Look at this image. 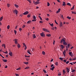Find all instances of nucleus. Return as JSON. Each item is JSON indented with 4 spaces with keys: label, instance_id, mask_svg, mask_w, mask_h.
<instances>
[{
    "label": "nucleus",
    "instance_id": "10",
    "mask_svg": "<svg viewBox=\"0 0 76 76\" xmlns=\"http://www.w3.org/2000/svg\"><path fill=\"white\" fill-rule=\"evenodd\" d=\"M12 54H13V53H12V52L10 51L9 53V55L10 56H12Z\"/></svg>",
    "mask_w": 76,
    "mask_h": 76
},
{
    "label": "nucleus",
    "instance_id": "6",
    "mask_svg": "<svg viewBox=\"0 0 76 76\" xmlns=\"http://www.w3.org/2000/svg\"><path fill=\"white\" fill-rule=\"evenodd\" d=\"M29 13V12L28 11H26L25 12L23 13V15H28Z\"/></svg>",
    "mask_w": 76,
    "mask_h": 76
},
{
    "label": "nucleus",
    "instance_id": "13",
    "mask_svg": "<svg viewBox=\"0 0 76 76\" xmlns=\"http://www.w3.org/2000/svg\"><path fill=\"white\" fill-rule=\"evenodd\" d=\"M63 44L64 45H67V42H66V41L63 42Z\"/></svg>",
    "mask_w": 76,
    "mask_h": 76
},
{
    "label": "nucleus",
    "instance_id": "37",
    "mask_svg": "<svg viewBox=\"0 0 76 76\" xmlns=\"http://www.w3.org/2000/svg\"><path fill=\"white\" fill-rule=\"evenodd\" d=\"M14 32L15 35H16V34L17 33V31H16L14 30Z\"/></svg>",
    "mask_w": 76,
    "mask_h": 76
},
{
    "label": "nucleus",
    "instance_id": "55",
    "mask_svg": "<svg viewBox=\"0 0 76 76\" xmlns=\"http://www.w3.org/2000/svg\"><path fill=\"white\" fill-rule=\"evenodd\" d=\"M61 74L60 72H59V74H58V76H61Z\"/></svg>",
    "mask_w": 76,
    "mask_h": 76
},
{
    "label": "nucleus",
    "instance_id": "25",
    "mask_svg": "<svg viewBox=\"0 0 76 76\" xmlns=\"http://www.w3.org/2000/svg\"><path fill=\"white\" fill-rule=\"evenodd\" d=\"M74 8H75V5H73L71 9V10H74Z\"/></svg>",
    "mask_w": 76,
    "mask_h": 76
},
{
    "label": "nucleus",
    "instance_id": "64",
    "mask_svg": "<svg viewBox=\"0 0 76 76\" xmlns=\"http://www.w3.org/2000/svg\"><path fill=\"white\" fill-rule=\"evenodd\" d=\"M16 76H19V74H16Z\"/></svg>",
    "mask_w": 76,
    "mask_h": 76
},
{
    "label": "nucleus",
    "instance_id": "56",
    "mask_svg": "<svg viewBox=\"0 0 76 76\" xmlns=\"http://www.w3.org/2000/svg\"><path fill=\"white\" fill-rule=\"evenodd\" d=\"M25 24H24L23 26V27L22 28H25Z\"/></svg>",
    "mask_w": 76,
    "mask_h": 76
},
{
    "label": "nucleus",
    "instance_id": "19",
    "mask_svg": "<svg viewBox=\"0 0 76 76\" xmlns=\"http://www.w3.org/2000/svg\"><path fill=\"white\" fill-rule=\"evenodd\" d=\"M17 47L19 48L20 47V45L18 43V44Z\"/></svg>",
    "mask_w": 76,
    "mask_h": 76
},
{
    "label": "nucleus",
    "instance_id": "47",
    "mask_svg": "<svg viewBox=\"0 0 76 76\" xmlns=\"http://www.w3.org/2000/svg\"><path fill=\"white\" fill-rule=\"evenodd\" d=\"M47 3H48L47 6H50V3H49L48 2Z\"/></svg>",
    "mask_w": 76,
    "mask_h": 76
},
{
    "label": "nucleus",
    "instance_id": "5",
    "mask_svg": "<svg viewBox=\"0 0 76 76\" xmlns=\"http://www.w3.org/2000/svg\"><path fill=\"white\" fill-rule=\"evenodd\" d=\"M39 3H40V2H39V1H37L34 3V4L35 5H37V4H39Z\"/></svg>",
    "mask_w": 76,
    "mask_h": 76
},
{
    "label": "nucleus",
    "instance_id": "28",
    "mask_svg": "<svg viewBox=\"0 0 76 76\" xmlns=\"http://www.w3.org/2000/svg\"><path fill=\"white\" fill-rule=\"evenodd\" d=\"M31 17V14H29L27 15V18H30Z\"/></svg>",
    "mask_w": 76,
    "mask_h": 76
},
{
    "label": "nucleus",
    "instance_id": "39",
    "mask_svg": "<svg viewBox=\"0 0 76 76\" xmlns=\"http://www.w3.org/2000/svg\"><path fill=\"white\" fill-rule=\"evenodd\" d=\"M7 28L8 29H9L10 28V26L9 25H8L7 26Z\"/></svg>",
    "mask_w": 76,
    "mask_h": 76
},
{
    "label": "nucleus",
    "instance_id": "33",
    "mask_svg": "<svg viewBox=\"0 0 76 76\" xmlns=\"http://www.w3.org/2000/svg\"><path fill=\"white\" fill-rule=\"evenodd\" d=\"M43 72H44V73H47V71L45 70V69H43Z\"/></svg>",
    "mask_w": 76,
    "mask_h": 76
},
{
    "label": "nucleus",
    "instance_id": "18",
    "mask_svg": "<svg viewBox=\"0 0 76 76\" xmlns=\"http://www.w3.org/2000/svg\"><path fill=\"white\" fill-rule=\"evenodd\" d=\"M33 39H35V38H36V36H35V34H33Z\"/></svg>",
    "mask_w": 76,
    "mask_h": 76
},
{
    "label": "nucleus",
    "instance_id": "2",
    "mask_svg": "<svg viewBox=\"0 0 76 76\" xmlns=\"http://www.w3.org/2000/svg\"><path fill=\"white\" fill-rule=\"evenodd\" d=\"M43 31H45V32H50V31L48 29H46V28H42Z\"/></svg>",
    "mask_w": 76,
    "mask_h": 76
},
{
    "label": "nucleus",
    "instance_id": "46",
    "mask_svg": "<svg viewBox=\"0 0 76 76\" xmlns=\"http://www.w3.org/2000/svg\"><path fill=\"white\" fill-rule=\"evenodd\" d=\"M5 46H6V45L5 44H3L2 45V47H5Z\"/></svg>",
    "mask_w": 76,
    "mask_h": 76
},
{
    "label": "nucleus",
    "instance_id": "41",
    "mask_svg": "<svg viewBox=\"0 0 76 76\" xmlns=\"http://www.w3.org/2000/svg\"><path fill=\"white\" fill-rule=\"evenodd\" d=\"M59 59H60V60H61V61H63V58L61 57H60L59 58Z\"/></svg>",
    "mask_w": 76,
    "mask_h": 76
},
{
    "label": "nucleus",
    "instance_id": "62",
    "mask_svg": "<svg viewBox=\"0 0 76 76\" xmlns=\"http://www.w3.org/2000/svg\"><path fill=\"white\" fill-rule=\"evenodd\" d=\"M69 63V61H67L66 62V64H68Z\"/></svg>",
    "mask_w": 76,
    "mask_h": 76
},
{
    "label": "nucleus",
    "instance_id": "40",
    "mask_svg": "<svg viewBox=\"0 0 76 76\" xmlns=\"http://www.w3.org/2000/svg\"><path fill=\"white\" fill-rule=\"evenodd\" d=\"M25 57H27V58H29L30 57V56H27L26 55H25Z\"/></svg>",
    "mask_w": 76,
    "mask_h": 76
},
{
    "label": "nucleus",
    "instance_id": "49",
    "mask_svg": "<svg viewBox=\"0 0 76 76\" xmlns=\"http://www.w3.org/2000/svg\"><path fill=\"white\" fill-rule=\"evenodd\" d=\"M50 26L52 27H53V26H54V25L53 24V23H52V24H50Z\"/></svg>",
    "mask_w": 76,
    "mask_h": 76
},
{
    "label": "nucleus",
    "instance_id": "9",
    "mask_svg": "<svg viewBox=\"0 0 76 76\" xmlns=\"http://www.w3.org/2000/svg\"><path fill=\"white\" fill-rule=\"evenodd\" d=\"M55 68V66H53L52 68H50V70H51L53 71L54 70V69Z\"/></svg>",
    "mask_w": 76,
    "mask_h": 76
},
{
    "label": "nucleus",
    "instance_id": "22",
    "mask_svg": "<svg viewBox=\"0 0 76 76\" xmlns=\"http://www.w3.org/2000/svg\"><path fill=\"white\" fill-rule=\"evenodd\" d=\"M72 52H69V56H72Z\"/></svg>",
    "mask_w": 76,
    "mask_h": 76
},
{
    "label": "nucleus",
    "instance_id": "12",
    "mask_svg": "<svg viewBox=\"0 0 76 76\" xmlns=\"http://www.w3.org/2000/svg\"><path fill=\"white\" fill-rule=\"evenodd\" d=\"M63 54L64 56H66V50H64V51L63 52Z\"/></svg>",
    "mask_w": 76,
    "mask_h": 76
},
{
    "label": "nucleus",
    "instance_id": "24",
    "mask_svg": "<svg viewBox=\"0 0 76 76\" xmlns=\"http://www.w3.org/2000/svg\"><path fill=\"white\" fill-rule=\"evenodd\" d=\"M23 63H24V64H29V62H24Z\"/></svg>",
    "mask_w": 76,
    "mask_h": 76
},
{
    "label": "nucleus",
    "instance_id": "31",
    "mask_svg": "<svg viewBox=\"0 0 76 76\" xmlns=\"http://www.w3.org/2000/svg\"><path fill=\"white\" fill-rule=\"evenodd\" d=\"M3 17L2 16V17H1L0 18V21H1V20H3Z\"/></svg>",
    "mask_w": 76,
    "mask_h": 76
},
{
    "label": "nucleus",
    "instance_id": "45",
    "mask_svg": "<svg viewBox=\"0 0 76 76\" xmlns=\"http://www.w3.org/2000/svg\"><path fill=\"white\" fill-rule=\"evenodd\" d=\"M29 69V67H26L25 68V69Z\"/></svg>",
    "mask_w": 76,
    "mask_h": 76
},
{
    "label": "nucleus",
    "instance_id": "52",
    "mask_svg": "<svg viewBox=\"0 0 76 76\" xmlns=\"http://www.w3.org/2000/svg\"><path fill=\"white\" fill-rule=\"evenodd\" d=\"M7 5L8 6V7H10V4H7Z\"/></svg>",
    "mask_w": 76,
    "mask_h": 76
},
{
    "label": "nucleus",
    "instance_id": "63",
    "mask_svg": "<svg viewBox=\"0 0 76 76\" xmlns=\"http://www.w3.org/2000/svg\"><path fill=\"white\" fill-rule=\"evenodd\" d=\"M4 53H5V54H8V53H7V51H6L5 52H4Z\"/></svg>",
    "mask_w": 76,
    "mask_h": 76
},
{
    "label": "nucleus",
    "instance_id": "21",
    "mask_svg": "<svg viewBox=\"0 0 76 76\" xmlns=\"http://www.w3.org/2000/svg\"><path fill=\"white\" fill-rule=\"evenodd\" d=\"M63 75H65V70L64 69L63 70Z\"/></svg>",
    "mask_w": 76,
    "mask_h": 76
},
{
    "label": "nucleus",
    "instance_id": "14",
    "mask_svg": "<svg viewBox=\"0 0 76 76\" xmlns=\"http://www.w3.org/2000/svg\"><path fill=\"white\" fill-rule=\"evenodd\" d=\"M66 70H67V72L69 73V71L70 70V69H69L68 68H66Z\"/></svg>",
    "mask_w": 76,
    "mask_h": 76
},
{
    "label": "nucleus",
    "instance_id": "1",
    "mask_svg": "<svg viewBox=\"0 0 76 76\" xmlns=\"http://www.w3.org/2000/svg\"><path fill=\"white\" fill-rule=\"evenodd\" d=\"M13 12L14 13H15L16 15H18V10H13Z\"/></svg>",
    "mask_w": 76,
    "mask_h": 76
},
{
    "label": "nucleus",
    "instance_id": "61",
    "mask_svg": "<svg viewBox=\"0 0 76 76\" xmlns=\"http://www.w3.org/2000/svg\"><path fill=\"white\" fill-rule=\"evenodd\" d=\"M75 69H74L73 70H72L71 72H75Z\"/></svg>",
    "mask_w": 76,
    "mask_h": 76
},
{
    "label": "nucleus",
    "instance_id": "27",
    "mask_svg": "<svg viewBox=\"0 0 76 76\" xmlns=\"http://www.w3.org/2000/svg\"><path fill=\"white\" fill-rule=\"evenodd\" d=\"M66 18H67V19H69V20H70V19H71L72 18H71V17H69V16H67V17H66Z\"/></svg>",
    "mask_w": 76,
    "mask_h": 76
},
{
    "label": "nucleus",
    "instance_id": "26",
    "mask_svg": "<svg viewBox=\"0 0 76 76\" xmlns=\"http://www.w3.org/2000/svg\"><path fill=\"white\" fill-rule=\"evenodd\" d=\"M67 5L68 6H71V4L69 3H68L67 4Z\"/></svg>",
    "mask_w": 76,
    "mask_h": 76
},
{
    "label": "nucleus",
    "instance_id": "29",
    "mask_svg": "<svg viewBox=\"0 0 76 76\" xmlns=\"http://www.w3.org/2000/svg\"><path fill=\"white\" fill-rule=\"evenodd\" d=\"M42 54L43 55H45V52L44 51H43L42 52Z\"/></svg>",
    "mask_w": 76,
    "mask_h": 76
},
{
    "label": "nucleus",
    "instance_id": "48",
    "mask_svg": "<svg viewBox=\"0 0 76 76\" xmlns=\"http://www.w3.org/2000/svg\"><path fill=\"white\" fill-rule=\"evenodd\" d=\"M27 1H28L30 3H31V1L30 0H27Z\"/></svg>",
    "mask_w": 76,
    "mask_h": 76
},
{
    "label": "nucleus",
    "instance_id": "20",
    "mask_svg": "<svg viewBox=\"0 0 76 76\" xmlns=\"http://www.w3.org/2000/svg\"><path fill=\"white\" fill-rule=\"evenodd\" d=\"M14 5H15V7H16L17 8H18V7H19L18 5L15 4Z\"/></svg>",
    "mask_w": 76,
    "mask_h": 76
},
{
    "label": "nucleus",
    "instance_id": "43",
    "mask_svg": "<svg viewBox=\"0 0 76 76\" xmlns=\"http://www.w3.org/2000/svg\"><path fill=\"white\" fill-rule=\"evenodd\" d=\"M24 47H25L24 50H26V48H27V47H26V46H25Z\"/></svg>",
    "mask_w": 76,
    "mask_h": 76
},
{
    "label": "nucleus",
    "instance_id": "17",
    "mask_svg": "<svg viewBox=\"0 0 76 76\" xmlns=\"http://www.w3.org/2000/svg\"><path fill=\"white\" fill-rule=\"evenodd\" d=\"M27 53H28L29 54L31 55V52H30V50H27Z\"/></svg>",
    "mask_w": 76,
    "mask_h": 76
},
{
    "label": "nucleus",
    "instance_id": "51",
    "mask_svg": "<svg viewBox=\"0 0 76 76\" xmlns=\"http://www.w3.org/2000/svg\"><path fill=\"white\" fill-rule=\"evenodd\" d=\"M66 61H67L66 60V59L64 60V61H63V62H64V63H66Z\"/></svg>",
    "mask_w": 76,
    "mask_h": 76
},
{
    "label": "nucleus",
    "instance_id": "38",
    "mask_svg": "<svg viewBox=\"0 0 76 76\" xmlns=\"http://www.w3.org/2000/svg\"><path fill=\"white\" fill-rule=\"evenodd\" d=\"M26 60H27V61H29V60H30V59H29V58H26Z\"/></svg>",
    "mask_w": 76,
    "mask_h": 76
},
{
    "label": "nucleus",
    "instance_id": "53",
    "mask_svg": "<svg viewBox=\"0 0 76 76\" xmlns=\"http://www.w3.org/2000/svg\"><path fill=\"white\" fill-rule=\"evenodd\" d=\"M22 29L21 28H19V31L20 32V31H21L22 30Z\"/></svg>",
    "mask_w": 76,
    "mask_h": 76
},
{
    "label": "nucleus",
    "instance_id": "54",
    "mask_svg": "<svg viewBox=\"0 0 76 76\" xmlns=\"http://www.w3.org/2000/svg\"><path fill=\"white\" fill-rule=\"evenodd\" d=\"M45 20H47V21H48V20H49V19L48 18H47L45 19Z\"/></svg>",
    "mask_w": 76,
    "mask_h": 76
},
{
    "label": "nucleus",
    "instance_id": "3",
    "mask_svg": "<svg viewBox=\"0 0 76 76\" xmlns=\"http://www.w3.org/2000/svg\"><path fill=\"white\" fill-rule=\"evenodd\" d=\"M66 39L65 38H62L61 40V43H63V42H64L65 41Z\"/></svg>",
    "mask_w": 76,
    "mask_h": 76
},
{
    "label": "nucleus",
    "instance_id": "8",
    "mask_svg": "<svg viewBox=\"0 0 76 76\" xmlns=\"http://www.w3.org/2000/svg\"><path fill=\"white\" fill-rule=\"evenodd\" d=\"M62 26H63V23H62V22H61L60 23L59 26L60 27H61Z\"/></svg>",
    "mask_w": 76,
    "mask_h": 76
},
{
    "label": "nucleus",
    "instance_id": "32",
    "mask_svg": "<svg viewBox=\"0 0 76 76\" xmlns=\"http://www.w3.org/2000/svg\"><path fill=\"white\" fill-rule=\"evenodd\" d=\"M33 19H36V17H35V16L33 15Z\"/></svg>",
    "mask_w": 76,
    "mask_h": 76
},
{
    "label": "nucleus",
    "instance_id": "35",
    "mask_svg": "<svg viewBox=\"0 0 76 76\" xmlns=\"http://www.w3.org/2000/svg\"><path fill=\"white\" fill-rule=\"evenodd\" d=\"M61 48H62V49H63V48H64V46H63V45H61Z\"/></svg>",
    "mask_w": 76,
    "mask_h": 76
},
{
    "label": "nucleus",
    "instance_id": "58",
    "mask_svg": "<svg viewBox=\"0 0 76 76\" xmlns=\"http://www.w3.org/2000/svg\"><path fill=\"white\" fill-rule=\"evenodd\" d=\"M39 23H43V21H40Z\"/></svg>",
    "mask_w": 76,
    "mask_h": 76
},
{
    "label": "nucleus",
    "instance_id": "42",
    "mask_svg": "<svg viewBox=\"0 0 76 76\" xmlns=\"http://www.w3.org/2000/svg\"><path fill=\"white\" fill-rule=\"evenodd\" d=\"M23 45H24V46H23V47H25V46L26 45V44L25 43H23Z\"/></svg>",
    "mask_w": 76,
    "mask_h": 76
},
{
    "label": "nucleus",
    "instance_id": "4",
    "mask_svg": "<svg viewBox=\"0 0 76 76\" xmlns=\"http://www.w3.org/2000/svg\"><path fill=\"white\" fill-rule=\"evenodd\" d=\"M40 35L42 37H45V34L44 33V32H42V33H40Z\"/></svg>",
    "mask_w": 76,
    "mask_h": 76
},
{
    "label": "nucleus",
    "instance_id": "57",
    "mask_svg": "<svg viewBox=\"0 0 76 76\" xmlns=\"http://www.w3.org/2000/svg\"><path fill=\"white\" fill-rule=\"evenodd\" d=\"M60 11L58 10L56 11V13H58L60 12Z\"/></svg>",
    "mask_w": 76,
    "mask_h": 76
},
{
    "label": "nucleus",
    "instance_id": "50",
    "mask_svg": "<svg viewBox=\"0 0 76 76\" xmlns=\"http://www.w3.org/2000/svg\"><path fill=\"white\" fill-rule=\"evenodd\" d=\"M55 23H56V25H58V23L57 22H56V20H55Z\"/></svg>",
    "mask_w": 76,
    "mask_h": 76
},
{
    "label": "nucleus",
    "instance_id": "7",
    "mask_svg": "<svg viewBox=\"0 0 76 76\" xmlns=\"http://www.w3.org/2000/svg\"><path fill=\"white\" fill-rule=\"evenodd\" d=\"M13 41H15V44H18V39H14Z\"/></svg>",
    "mask_w": 76,
    "mask_h": 76
},
{
    "label": "nucleus",
    "instance_id": "15",
    "mask_svg": "<svg viewBox=\"0 0 76 76\" xmlns=\"http://www.w3.org/2000/svg\"><path fill=\"white\" fill-rule=\"evenodd\" d=\"M63 4H62L63 6H66V2L63 1Z\"/></svg>",
    "mask_w": 76,
    "mask_h": 76
},
{
    "label": "nucleus",
    "instance_id": "59",
    "mask_svg": "<svg viewBox=\"0 0 76 76\" xmlns=\"http://www.w3.org/2000/svg\"><path fill=\"white\" fill-rule=\"evenodd\" d=\"M17 70H20V67L19 68H18L16 69Z\"/></svg>",
    "mask_w": 76,
    "mask_h": 76
},
{
    "label": "nucleus",
    "instance_id": "16",
    "mask_svg": "<svg viewBox=\"0 0 76 76\" xmlns=\"http://www.w3.org/2000/svg\"><path fill=\"white\" fill-rule=\"evenodd\" d=\"M31 22L32 21H31V20H29L27 22V23L28 24H29V23H31Z\"/></svg>",
    "mask_w": 76,
    "mask_h": 76
},
{
    "label": "nucleus",
    "instance_id": "23",
    "mask_svg": "<svg viewBox=\"0 0 76 76\" xmlns=\"http://www.w3.org/2000/svg\"><path fill=\"white\" fill-rule=\"evenodd\" d=\"M46 36L47 37H50L51 36V34H48L46 35Z\"/></svg>",
    "mask_w": 76,
    "mask_h": 76
},
{
    "label": "nucleus",
    "instance_id": "34",
    "mask_svg": "<svg viewBox=\"0 0 76 76\" xmlns=\"http://www.w3.org/2000/svg\"><path fill=\"white\" fill-rule=\"evenodd\" d=\"M38 17L41 20H42V18L41 17V16H39Z\"/></svg>",
    "mask_w": 76,
    "mask_h": 76
},
{
    "label": "nucleus",
    "instance_id": "44",
    "mask_svg": "<svg viewBox=\"0 0 76 76\" xmlns=\"http://www.w3.org/2000/svg\"><path fill=\"white\" fill-rule=\"evenodd\" d=\"M55 65H56V66H58V62H56L55 63Z\"/></svg>",
    "mask_w": 76,
    "mask_h": 76
},
{
    "label": "nucleus",
    "instance_id": "30",
    "mask_svg": "<svg viewBox=\"0 0 76 76\" xmlns=\"http://www.w3.org/2000/svg\"><path fill=\"white\" fill-rule=\"evenodd\" d=\"M72 14H76V12H73V11H72Z\"/></svg>",
    "mask_w": 76,
    "mask_h": 76
},
{
    "label": "nucleus",
    "instance_id": "60",
    "mask_svg": "<svg viewBox=\"0 0 76 76\" xmlns=\"http://www.w3.org/2000/svg\"><path fill=\"white\" fill-rule=\"evenodd\" d=\"M55 42H56V41H55V40H54L53 41V45H54V44H55Z\"/></svg>",
    "mask_w": 76,
    "mask_h": 76
},
{
    "label": "nucleus",
    "instance_id": "36",
    "mask_svg": "<svg viewBox=\"0 0 76 76\" xmlns=\"http://www.w3.org/2000/svg\"><path fill=\"white\" fill-rule=\"evenodd\" d=\"M32 22H35L37 21V19H34V20H32Z\"/></svg>",
    "mask_w": 76,
    "mask_h": 76
},
{
    "label": "nucleus",
    "instance_id": "11",
    "mask_svg": "<svg viewBox=\"0 0 76 76\" xmlns=\"http://www.w3.org/2000/svg\"><path fill=\"white\" fill-rule=\"evenodd\" d=\"M2 60L5 63H6L7 61V59H2Z\"/></svg>",
    "mask_w": 76,
    "mask_h": 76
}]
</instances>
